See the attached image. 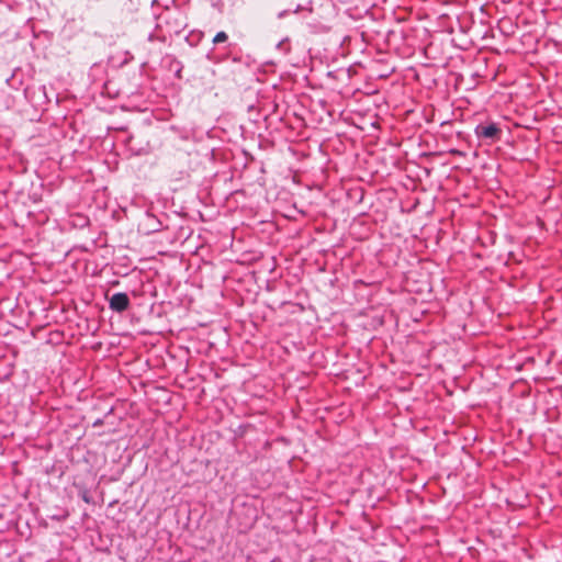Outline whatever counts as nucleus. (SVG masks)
Instances as JSON below:
<instances>
[{
    "mask_svg": "<svg viewBox=\"0 0 562 562\" xmlns=\"http://www.w3.org/2000/svg\"><path fill=\"white\" fill-rule=\"evenodd\" d=\"M110 308L115 312H124L130 306V299L126 293L119 292L111 296Z\"/></svg>",
    "mask_w": 562,
    "mask_h": 562,
    "instance_id": "f257e3e1",
    "label": "nucleus"
},
{
    "mask_svg": "<svg viewBox=\"0 0 562 562\" xmlns=\"http://www.w3.org/2000/svg\"><path fill=\"white\" fill-rule=\"evenodd\" d=\"M476 135L484 138L498 139L501 135V128L495 123L481 125L476 127Z\"/></svg>",
    "mask_w": 562,
    "mask_h": 562,
    "instance_id": "f03ea898",
    "label": "nucleus"
},
{
    "mask_svg": "<svg viewBox=\"0 0 562 562\" xmlns=\"http://www.w3.org/2000/svg\"><path fill=\"white\" fill-rule=\"evenodd\" d=\"M227 38H228L227 34H226L225 32H223V31H222V32H218V33L214 36V38H213V43H214V44L224 43V42H226V41H227Z\"/></svg>",
    "mask_w": 562,
    "mask_h": 562,
    "instance_id": "7ed1b4c3",
    "label": "nucleus"
}]
</instances>
